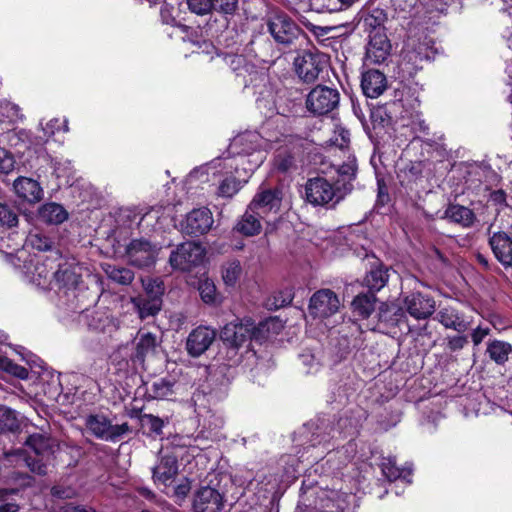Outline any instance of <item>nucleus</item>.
I'll list each match as a JSON object with an SVG mask.
<instances>
[{
    "label": "nucleus",
    "mask_w": 512,
    "mask_h": 512,
    "mask_svg": "<svg viewBox=\"0 0 512 512\" xmlns=\"http://www.w3.org/2000/svg\"><path fill=\"white\" fill-rule=\"evenodd\" d=\"M173 384L166 379H159L153 382L150 388L151 396L153 398H164L172 394Z\"/></svg>",
    "instance_id": "de8ad7c7"
},
{
    "label": "nucleus",
    "mask_w": 512,
    "mask_h": 512,
    "mask_svg": "<svg viewBox=\"0 0 512 512\" xmlns=\"http://www.w3.org/2000/svg\"><path fill=\"white\" fill-rule=\"evenodd\" d=\"M434 58V52H415L410 45L404 50L402 55V62L405 65H411L414 70L421 69L423 61H428Z\"/></svg>",
    "instance_id": "f704fd0d"
},
{
    "label": "nucleus",
    "mask_w": 512,
    "mask_h": 512,
    "mask_svg": "<svg viewBox=\"0 0 512 512\" xmlns=\"http://www.w3.org/2000/svg\"><path fill=\"white\" fill-rule=\"evenodd\" d=\"M280 295H281V298L274 296L272 302H271V299L267 302L266 305L269 309H279V308L284 307L291 303V301H292L291 293L286 292L284 295H283V293H280Z\"/></svg>",
    "instance_id": "6e6d98bb"
},
{
    "label": "nucleus",
    "mask_w": 512,
    "mask_h": 512,
    "mask_svg": "<svg viewBox=\"0 0 512 512\" xmlns=\"http://www.w3.org/2000/svg\"><path fill=\"white\" fill-rule=\"evenodd\" d=\"M381 471L383 475L389 480V481H395L398 479H403L407 483H411V475H412V469L410 467H404L400 468L396 465L395 458L388 457L383 458L382 462L380 464Z\"/></svg>",
    "instance_id": "a878e982"
},
{
    "label": "nucleus",
    "mask_w": 512,
    "mask_h": 512,
    "mask_svg": "<svg viewBox=\"0 0 512 512\" xmlns=\"http://www.w3.org/2000/svg\"><path fill=\"white\" fill-rule=\"evenodd\" d=\"M139 422L148 436L158 437L163 434L165 421L162 418L144 413L139 415Z\"/></svg>",
    "instance_id": "473e14b6"
},
{
    "label": "nucleus",
    "mask_w": 512,
    "mask_h": 512,
    "mask_svg": "<svg viewBox=\"0 0 512 512\" xmlns=\"http://www.w3.org/2000/svg\"><path fill=\"white\" fill-rule=\"evenodd\" d=\"M267 28L274 41L285 47L295 44L303 30L284 12L272 11L267 15Z\"/></svg>",
    "instance_id": "7ed1b4c3"
},
{
    "label": "nucleus",
    "mask_w": 512,
    "mask_h": 512,
    "mask_svg": "<svg viewBox=\"0 0 512 512\" xmlns=\"http://www.w3.org/2000/svg\"><path fill=\"white\" fill-rule=\"evenodd\" d=\"M19 423L15 412L8 407L0 406V432L15 431Z\"/></svg>",
    "instance_id": "58836bf2"
},
{
    "label": "nucleus",
    "mask_w": 512,
    "mask_h": 512,
    "mask_svg": "<svg viewBox=\"0 0 512 512\" xmlns=\"http://www.w3.org/2000/svg\"><path fill=\"white\" fill-rule=\"evenodd\" d=\"M0 107L6 113V116L9 118L10 121H13L14 119L19 117L18 106L12 103H5L0 105Z\"/></svg>",
    "instance_id": "680f3d73"
},
{
    "label": "nucleus",
    "mask_w": 512,
    "mask_h": 512,
    "mask_svg": "<svg viewBox=\"0 0 512 512\" xmlns=\"http://www.w3.org/2000/svg\"><path fill=\"white\" fill-rule=\"evenodd\" d=\"M489 199L494 205L499 206L501 209L508 206L506 202V193L502 189L491 192Z\"/></svg>",
    "instance_id": "13d9d810"
},
{
    "label": "nucleus",
    "mask_w": 512,
    "mask_h": 512,
    "mask_svg": "<svg viewBox=\"0 0 512 512\" xmlns=\"http://www.w3.org/2000/svg\"><path fill=\"white\" fill-rule=\"evenodd\" d=\"M391 44L386 35L376 33L370 38L366 49V58L372 63H383L389 56Z\"/></svg>",
    "instance_id": "a211bd4d"
},
{
    "label": "nucleus",
    "mask_w": 512,
    "mask_h": 512,
    "mask_svg": "<svg viewBox=\"0 0 512 512\" xmlns=\"http://www.w3.org/2000/svg\"><path fill=\"white\" fill-rule=\"evenodd\" d=\"M407 312L415 319H426L435 311V300L433 297L421 292H414L404 299Z\"/></svg>",
    "instance_id": "4468645a"
},
{
    "label": "nucleus",
    "mask_w": 512,
    "mask_h": 512,
    "mask_svg": "<svg viewBox=\"0 0 512 512\" xmlns=\"http://www.w3.org/2000/svg\"><path fill=\"white\" fill-rule=\"evenodd\" d=\"M216 332L208 327L199 326L192 330L186 341L188 353L193 357L202 355L215 340Z\"/></svg>",
    "instance_id": "f3484780"
},
{
    "label": "nucleus",
    "mask_w": 512,
    "mask_h": 512,
    "mask_svg": "<svg viewBox=\"0 0 512 512\" xmlns=\"http://www.w3.org/2000/svg\"><path fill=\"white\" fill-rule=\"evenodd\" d=\"M491 228L487 229L488 244L494 257L503 267H512V237L504 231L491 232Z\"/></svg>",
    "instance_id": "9b49d317"
},
{
    "label": "nucleus",
    "mask_w": 512,
    "mask_h": 512,
    "mask_svg": "<svg viewBox=\"0 0 512 512\" xmlns=\"http://www.w3.org/2000/svg\"><path fill=\"white\" fill-rule=\"evenodd\" d=\"M26 445L32 449L37 457L50 458V455L52 454L51 439L44 435H30L26 440Z\"/></svg>",
    "instance_id": "7c9ffc66"
},
{
    "label": "nucleus",
    "mask_w": 512,
    "mask_h": 512,
    "mask_svg": "<svg viewBox=\"0 0 512 512\" xmlns=\"http://www.w3.org/2000/svg\"><path fill=\"white\" fill-rule=\"evenodd\" d=\"M353 189L348 182L336 183L328 181L323 177L311 178L305 185V196L307 202L314 206L334 207L342 201Z\"/></svg>",
    "instance_id": "f257e3e1"
},
{
    "label": "nucleus",
    "mask_w": 512,
    "mask_h": 512,
    "mask_svg": "<svg viewBox=\"0 0 512 512\" xmlns=\"http://www.w3.org/2000/svg\"><path fill=\"white\" fill-rule=\"evenodd\" d=\"M159 462L152 468L155 483L167 485L178 474V457L168 448L160 450Z\"/></svg>",
    "instance_id": "f8f14e48"
},
{
    "label": "nucleus",
    "mask_w": 512,
    "mask_h": 512,
    "mask_svg": "<svg viewBox=\"0 0 512 512\" xmlns=\"http://www.w3.org/2000/svg\"><path fill=\"white\" fill-rule=\"evenodd\" d=\"M212 12L216 11L223 15H233L238 8V0H211Z\"/></svg>",
    "instance_id": "3c124183"
},
{
    "label": "nucleus",
    "mask_w": 512,
    "mask_h": 512,
    "mask_svg": "<svg viewBox=\"0 0 512 512\" xmlns=\"http://www.w3.org/2000/svg\"><path fill=\"white\" fill-rule=\"evenodd\" d=\"M274 167L282 173H286L295 167L294 156L288 152L278 153L274 159Z\"/></svg>",
    "instance_id": "49530a36"
},
{
    "label": "nucleus",
    "mask_w": 512,
    "mask_h": 512,
    "mask_svg": "<svg viewBox=\"0 0 512 512\" xmlns=\"http://www.w3.org/2000/svg\"><path fill=\"white\" fill-rule=\"evenodd\" d=\"M17 196L29 203H35L42 199L43 190L40 184L31 178L18 177L13 183Z\"/></svg>",
    "instance_id": "6ab92c4d"
},
{
    "label": "nucleus",
    "mask_w": 512,
    "mask_h": 512,
    "mask_svg": "<svg viewBox=\"0 0 512 512\" xmlns=\"http://www.w3.org/2000/svg\"><path fill=\"white\" fill-rule=\"evenodd\" d=\"M376 297L373 293H363L357 295L353 302V310L362 318H368L374 310Z\"/></svg>",
    "instance_id": "72a5a7b5"
},
{
    "label": "nucleus",
    "mask_w": 512,
    "mask_h": 512,
    "mask_svg": "<svg viewBox=\"0 0 512 512\" xmlns=\"http://www.w3.org/2000/svg\"><path fill=\"white\" fill-rule=\"evenodd\" d=\"M132 303L138 311V314L141 319L154 316L157 314L161 308V302L158 298H144V297H135L132 299Z\"/></svg>",
    "instance_id": "2f4dec72"
},
{
    "label": "nucleus",
    "mask_w": 512,
    "mask_h": 512,
    "mask_svg": "<svg viewBox=\"0 0 512 512\" xmlns=\"http://www.w3.org/2000/svg\"><path fill=\"white\" fill-rule=\"evenodd\" d=\"M158 217H159V211L152 209L142 216V218L139 222V225L143 226L144 223L148 224L149 221L158 219Z\"/></svg>",
    "instance_id": "774afa93"
},
{
    "label": "nucleus",
    "mask_w": 512,
    "mask_h": 512,
    "mask_svg": "<svg viewBox=\"0 0 512 512\" xmlns=\"http://www.w3.org/2000/svg\"><path fill=\"white\" fill-rule=\"evenodd\" d=\"M275 321L273 319H268L260 322L258 325L250 319V331H249V346L253 341L255 342H263L269 338L270 335V326L274 325Z\"/></svg>",
    "instance_id": "c9c22d12"
},
{
    "label": "nucleus",
    "mask_w": 512,
    "mask_h": 512,
    "mask_svg": "<svg viewBox=\"0 0 512 512\" xmlns=\"http://www.w3.org/2000/svg\"><path fill=\"white\" fill-rule=\"evenodd\" d=\"M0 369L19 379H26L29 374L25 367L13 363L10 359L2 355H0Z\"/></svg>",
    "instance_id": "c03bdc74"
},
{
    "label": "nucleus",
    "mask_w": 512,
    "mask_h": 512,
    "mask_svg": "<svg viewBox=\"0 0 512 512\" xmlns=\"http://www.w3.org/2000/svg\"><path fill=\"white\" fill-rule=\"evenodd\" d=\"M415 52H434L436 54V50L432 45V40L425 38L422 42H419L417 46L412 47Z\"/></svg>",
    "instance_id": "69168bd1"
},
{
    "label": "nucleus",
    "mask_w": 512,
    "mask_h": 512,
    "mask_svg": "<svg viewBox=\"0 0 512 512\" xmlns=\"http://www.w3.org/2000/svg\"><path fill=\"white\" fill-rule=\"evenodd\" d=\"M489 333L490 328L488 327L483 328L481 326H478L477 328H475L471 334V338L474 345L478 346Z\"/></svg>",
    "instance_id": "bf43d9fd"
},
{
    "label": "nucleus",
    "mask_w": 512,
    "mask_h": 512,
    "mask_svg": "<svg viewBox=\"0 0 512 512\" xmlns=\"http://www.w3.org/2000/svg\"><path fill=\"white\" fill-rule=\"evenodd\" d=\"M389 270L383 265H378L367 273L365 277V285L370 293L380 291L388 282Z\"/></svg>",
    "instance_id": "cd10ccee"
},
{
    "label": "nucleus",
    "mask_w": 512,
    "mask_h": 512,
    "mask_svg": "<svg viewBox=\"0 0 512 512\" xmlns=\"http://www.w3.org/2000/svg\"><path fill=\"white\" fill-rule=\"evenodd\" d=\"M214 223L212 212L206 208L190 211L181 223L182 231L187 235L199 236L207 233Z\"/></svg>",
    "instance_id": "9d476101"
},
{
    "label": "nucleus",
    "mask_w": 512,
    "mask_h": 512,
    "mask_svg": "<svg viewBox=\"0 0 512 512\" xmlns=\"http://www.w3.org/2000/svg\"><path fill=\"white\" fill-rule=\"evenodd\" d=\"M486 353L497 365L503 366L512 360V345L503 340H491L487 343Z\"/></svg>",
    "instance_id": "b1692460"
},
{
    "label": "nucleus",
    "mask_w": 512,
    "mask_h": 512,
    "mask_svg": "<svg viewBox=\"0 0 512 512\" xmlns=\"http://www.w3.org/2000/svg\"><path fill=\"white\" fill-rule=\"evenodd\" d=\"M413 129L415 132H420V133H423V134H428V130H429V127H428V124L426 123V121L420 117H417L414 121H413Z\"/></svg>",
    "instance_id": "338daca9"
},
{
    "label": "nucleus",
    "mask_w": 512,
    "mask_h": 512,
    "mask_svg": "<svg viewBox=\"0 0 512 512\" xmlns=\"http://www.w3.org/2000/svg\"><path fill=\"white\" fill-rule=\"evenodd\" d=\"M18 224V214L16 210L5 203H0V226L12 228Z\"/></svg>",
    "instance_id": "a19ab883"
},
{
    "label": "nucleus",
    "mask_w": 512,
    "mask_h": 512,
    "mask_svg": "<svg viewBox=\"0 0 512 512\" xmlns=\"http://www.w3.org/2000/svg\"><path fill=\"white\" fill-rule=\"evenodd\" d=\"M85 427L95 438L113 443L131 432L127 422L113 424L112 420L102 413L88 415L85 418Z\"/></svg>",
    "instance_id": "20e7f679"
},
{
    "label": "nucleus",
    "mask_w": 512,
    "mask_h": 512,
    "mask_svg": "<svg viewBox=\"0 0 512 512\" xmlns=\"http://www.w3.org/2000/svg\"><path fill=\"white\" fill-rule=\"evenodd\" d=\"M341 307L337 294L330 289H320L310 298L308 310L314 318H328Z\"/></svg>",
    "instance_id": "1a4fd4ad"
},
{
    "label": "nucleus",
    "mask_w": 512,
    "mask_h": 512,
    "mask_svg": "<svg viewBox=\"0 0 512 512\" xmlns=\"http://www.w3.org/2000/svg\"><path fill=\"white\" fill-rule=\"evenodd\" d=\"M14 164L13 155L6 149L0 147V172L5 174L9 173L13 170Z\"/></svg>",
    "instance_id": "864d4df0"
},
{
    "label": "nucleus",
    "mask_w": 512,
    "mask_h": 512,
    "mask_svg": "<svg viewBox=\"0 0 512 512\" xmlns=\"http://www.w3.org/2000/svg\"><path fill=\"white\" fill-rule=\"evenodd\" d=\"M468 343L466 336H452L447 338V346L450 351L455 352L464 348Z\"/></svg>",
    "instance_id": "4d7b16f0"
},
{
    "label": "nucleus",
    "mask_w": 512,
    "mask_h": 512,
    "mask_svg": "<svg viewBox=\"0 0 512 512\" xmlns=\"http://www.w3.org/2000/svg\"><path fill=\"white\" fill-rule=\"evenodd\" d=\"M160 247L151 241L139 238L133 239L126 246L125 252L132 266L145 268L156 262Z\"/></svg>",
    "instance_id": "0eeeda50"
},
{
    "label": "nucleus",
    "mask_w": 512,
    "mask_h": 512,
    "mask_svg": "<svg viewBox=\"0 0 512 512\" xmlns=\"http://www.w3.org/2000/svg\"><path fill=\"white\" fill-rule=\"evenodd\" d=\"M249 331L250 319H236L222 328L220 339L227 349V357L232 365L240 362V349L246 348V351L251 349L249 346Z\"/></svg>",
    "instance_id": "f03ea898"
},
{
    "label": "nucleus",
    "mask_w": 512,
    "mask_h": 512,
    "mask_svg": "<svg viewBox=\"0 0 512 512\" xmlns=\"http://www.w3.org/2000/svg\"><path fill=\"white\" fill-rule=\"evenodd\" d=\"M156 346L157 339L153 333L139 332L134 357L139 361H143L147 355L155 351Z\"/></svg>",
    "instance_id": "c756f323"
},
{
    "label": "nucleus",
    "mask_w": 512,
    "mask_h": 512,
    "mask_svg": "<svg viewBox=\"0 0 512 512\" xmlns=\"http://www.w3.org/2000/svg\"><path fill=\"white\" fill-rule=\"evenodd\" d=\"M361 87L367 97L377 98L387 87L386 77L379 70H368L362 75Z\"/></svg>",
    "instance_id": "aec40b11"
},
{
    "label": "nucleus",
    "mask_w": 512,
    "mask_h": 512,
    "mask_svg": "<svg viewBox=\"0 0 512 512\" xmlns=\"http://www.w3.org/2000/svg\"><path fill=\"white\" fill-rule=\"evenodd\" d=\"M102 269L108 279L120 285H129L135 278L134 272L126 267L104 263Z\"/></svg>",
    "instance_id": "c85d7f7f"
},
{
    "label": "nucleus",
    "mask_w": 512,
    "mask_h": 512,
    "mask_svg": "<svg viewBox=\"0 0 512 512\" xmlns=\"http://www.w3.org/2000/svg\"><path fill=\"white\" fill-rule=\"evenodd\" d=\"M224 507V496L210 486L201 487L194 495V512H221Z\"/></svg>",
    "instance_id": "ddd939ff"
},
{
    "label": "nucleus",
    "mask_w": 512,
    "mask_h": 512,
    "mask_svg": "<svg viewBox=\"0 0 512 512\" xmlns=\"http://www.w3.org/2000/svg\"><path fill=\"white\" fill-rule=\"evenodd\" d=\"M386 21L387 14L380 8L372 9L363 18L364 26L370 30L381 28Z\"/></svg>",
    "instance_id": "4c0bfd02"
},
{
    "label": "nucleus",
    "mask_w": 512,
    "mask_h": 512,
    "mask_svg": "<svg viewBox=\"0 0 512 512\" xmlns=\"http://www.w3.org/2000/svg\"><path fill=\"white\" fill-rule=\"evenodd\" d=\"M7 458L15 457L16 465L25 464L31 472L36 473L38 475H46L48 468L49 458L46 457H37L36 455H26L22 450H16L13 452L5 453Z\"/></svg>",
    "instance_id": "5701e85b"
},
{
    "label": "nucleus",
    "mask_w": 512,
    "mask_h": 512,
    "mask_svg": "<svg viewBox=\"0 0 512 512\" xmlns=\"http://www.w3.org/2000/svg\"><path fill=\"white\" fill-rule=\"evenodd\" d=\"M186 3L189 11L198 16H205L212 12L211 0H186Z\"/></svg>",
    "instance_id": "09e8293b"
},
{
    "label": "nucleus",
    "mask_w": 512,
    "mask_h": 512,
    "mask_svg": "<svg viewBox=\"0 0 512 512\" xmlns=\"http://www.w3.org/2000/svg\"><path fill=\"white\" fill-rule=\"evenodd\" d=\"M28 242L32 248L38 251L51 250L54 245V242L49 237L39 233L30 234L28 237Z\"/></svg>",
    "instance_id": "8fccbe9b"
},
{
    "label": "nucleus",
    "mask_w": 512,
    "mask_h": 512,
    "mask_svg": "<svg viewBox=\"0 0 512 512\" xmlns=\"http://www.w3.org/2000/svg\"><path fill=\"white\" fill-rule=\"evenodd\" d=\"M340 94L337 89L318 85L313 88L306 99V107L316 116L327 115L337 108Z\"/></svg>",
    "instance_id": "39448f33"
},
{
    "label": "nucleus",
    "mask_w": 512,
    "mask_h": 512,
    "mask_svg": "<svg viewBox=\"0 0 512 512\" xmlns=\"http://www.w3.org/2000/svg\"><path fill=\"white\" fill-rule=\"evenodd\" d=\"M356 175V164L354 162H348L341 165L338 169V179L335 181L336 183H345L348 182L352 185V181L354 180Z\"/></svg>",
    "instance_id": "603ef678"
},
{
    "label": "nucleus",
    "mask_w": 512,
    "mask_h": 512,
    "mask_svg": "<svg viewBox=\"0 0 512 512\" xmlns=\"http://www.w3.org/2000/svg\"><path fill=\"white\" fill-rule=\"evenodd\" d=\"M0 369L19 379H26L29 374L25 367L13 363L10 359L2 355H0Z\"/></svg>",
    "instance_id": "37998d69"
},
{
    "label": "nucleus",
    "mask_w": 512,
    "mask_h": 512,
    "mask_svg": "<svg viewBox=\"0 0 512 512\" xmlns=\"http://www.w3.org/2000/svg\"><path fill=\"white\" fill-rule=\"evenodd\" d=\"M241 187V182L235 177H227L219 184L217 195L223 198H232Z\"/></svg>",
    "instance_id": "ea45409f"
},
{
    "label": "nucleus",
    "mask_w": 512,
    "mask_h": 512,
    "mask_svg": "<svg viewBox=\"0 0 512 512\" xmlns=\"http://www.w3.org/2000/svg\"><path fill=\"white\" fill-rule=\"evenodd\" d=\"M223 61L231 67L233 71L238 70L240 65L244 62V59L242 56L239 55H226L223 58Z\"/></svg>",
    "instance_id": "e2e57ef3"
},
{
    "label": "nucleus",
    "mask_w": 512,
    "mask_h": 512,
    "mask_svg": "<svg viewBox=\"0 0 512 512\" xmlns=\"http://www.w3.org/2000/svg\"><path fill=\"white\" fill-rule=\"evenodd\" d=\"M35 271L38 273L39 277H41V278L47 279L51 275L52 277L56 278V280L58 282H63L64 285H68L70 280L72 283L75 282L74 273H72L71 271H69L67 269H65V270L58 269L56 271H52V269L47 270L44 267V265H36Z\"/></svg>",
    "instance_id": "e433bc0d"
},
{
    "label": "nucleus",
    "mask_w": 512,
    "mask_h": 512,
    "mask_svg": "<svg viewBox=\"0 0 512 512\" xmlns=\"http://www.w3.org/2000/svg\"><path fill=\"white\" fill-rule=\"evenodd\" d=\"M378 328L384 333H392L396 327L405 323V312L395 303H382L379 306L378 313Z\"/></svg>",
    "instance_id": "2eb2a0df"
},
{
    "label": "nucleus",
    "mask_w": 512,
    "mask_h": 512,
    "mask_svg": "<svg viewBox=\"0 0 512 512\" xmlns=\"http://www.w3.org/2000/svg\"><path fill=\"white\" fill-rule=\"evenodd\" d=\"M241 271L240 263L237 261L231 262L225 266L222 272V278L225 284L233 286L239 279Z\"/></svg>",
    "instance_id": "a18cd8bd"
},
{
    "label": "nucleus",
    "mask_w": 512,
    "mask_h": 512,
    "mask_svg": "<svg viewBox=\"0 0 512 512\" xmlns=\"http://www.w3.org/2000/svg\"><path fill=\"white\" fill-rule=\"evenodd\" d=\"M281 191L267 189L257 193L251 201L250 209L256 210L257 215L266 217L270 212L277 213L281 206Z\"/></svg>",
    "instance_id": "dca6fc26"
},
{
    "label": "nucleus",
    "mask_w": 512,
    "mask_h": 512,
    "mask_svg": "<svg viewBox=\"0 0 512 512\" xmlns=\"http://www.w3.org/2000/svg\"><path fill=\"white\" fill-rule=\"evenodd\" d=\"M205 255L200 244L187 241L181 243L173 250L169 257L170 265L182 271H190L193 267L202 263Z\"/></svg>",
    "instance_id": "423d86ee"
},
{
    "label": "nucleus",
    "mask_w": 512,
    "mask_h": 512,
    "mask_svg": "<svg viewBox=\"0 0 512 512\" xmlns=\"http://www.w3.org/2000/svg\"><path fill=\"white\" fill-rule=\"evenodd\" d=\"M435 319L445 328L455 330L458 333L465 332L469 327V323L465 321L463 314L453 307L441 308Z\"/></svg>",
    "instance_id": "412c9836"
},
{
    "label": "nucleus",
    "mask_w": 512,
    "mask_h": 512,
    "mask_svg": "<svg viewBox=\"0 0 512 512\" xmlns=\"http://www.w3.org/2000/svg\"><path fill=\"white\" fill-rule=\"evenodd\" d=\"M295 71L298 77L305 83H314L319 74L327 65V60L324 54L304 52L298 56L295 61Z\"/></svg>",
    "instance_id": "6e6552de"
},
{
    "label": "nucleus",
    "mask_w": 512,
    "mask_h": 512,
    "mask_svg": "<svg viewBox=\"0 0 512 512\" xmlns=\"http://www.w3.org/2000/svg\"><path fill=\"white\" fill-rule=\"evenodd\" d=\"M39 218L48 224H61L68 218L64 207L58 203L50 202L42 205L38 211Z\"/></svg>",
    "instance_id": "bb28decb"
},
{
    "label": "nucleus",
    "mask_w": 512,
    "mask_h": 512,
    "mask_svg": "<svg viewBox=\"0 0 512 512\" xmlns=\"http://www.w3.org/2000/svg\"><path fill=\"white\" fill-rule=\"evenodd\" d=\"M443 218L463 228L472 227L476 221V215L473 210L459 204H449L444 211Z\"/></svg>",
    "instance_id": "4be33fe9"
},
{
    "label": "nucleus",
    "mask_w": 512,
    "mask_h": 512,
    "mask_svg": "<svg viewBox=\"0 0 512 512\" xmlns=\"http://www.w3.org/2000/svg\"><path fill=\"white\" fill-rule=\"evenodd\" d=\"M40 126H42L44 134L47 137H51L52 135H54L55 131L59 127V120L57 118H54L48 121L45 126H43V124L40 123Z\"/></svg>",
    "instance_id": "0e129e2a"
},
{
    "label": "nucleus",
    "mask_w": 512,
    "mask_h": 512,
    "mask_svg": "<svg viewBox=\"0 0 512 512\" xmlns=\"http://www.w3.org/2000/svg\"><path fill=\"white\" fill-rule=\"evenodd\" d=\"M201 299L206 304H215L217 302L216 286L209 279L201 280L198 287Z\"/></svg>",
    "instance_id": "79ce46f5"
},
{
    "label": "nucleus",
    "mask_w": 512,
    "mask_h": 512,
    "mask_svg": "<svg viewBox=\"0 0 512 512\" xmlns=\"http://www.w3.org/2000/svg\"><path fill=\"white\" fill-rule=\"evenodd\" d=\"M371 119L374 127L378 124L384 126L388 122L386 112L383 108H377L371 113Z\"/></svg>",
    "instance_id": "052dcab7"
},
{
    "label": "nucleus",
    "mask_w": 512,
    "mask_h": 512,
    "mask_svg": "<svg viewBox=\"0 0 512 512\" xmlns=\"http://www.w3.org/2000/svg\"><path fill=\"white\" fill-rule=\"evenodd\" d=\"M296 104L292 101L283 100L279 98L276 102L277 114L284 117H291L296 113Z\"/></svg>",
    "instance_id": "5fc2aeb1"
},
{
    "label": "nucleus",
    "mask_w": 512,
    "mask_h": 512,
    "mask_svg": "<svg viewBox=\"0 0 512 512\" xmlns=\"http://www.w3.org/2000/svg\"><path fill=\"white\" fill-rule=\"evenodd\" d=\"M261 219H264V217L257 215L256 210L250 209L249 205L235 229L245 236H254L261 231Z\"/></svg>",
    "instance_id": "393cba45"
}]
</instances>
